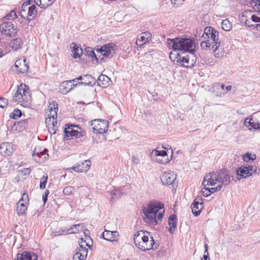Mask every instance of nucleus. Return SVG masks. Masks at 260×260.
<instances>
[{
    "label": "nucleus",
    "mask_w": 260,
    "mask_h": 260,
    "mask_svg": "<svg viewBox=\"0 0 260 260\" xmlns=\"http://www.w3.org/2000/svg\"><path fill=\"white\" fill-rule=\"evenodd\" d=\"M215 46L216 47L213 51L215 56L217 57L222 56L224 54L223 47L220 45V43H218L217 45H215Z\"/></svg>",
    "instance_id": "f704fd0d"
},
{
    "label": "nucleus",
    "mask_w": 260,
    "mask_h": 260,
    "mask_svg": "<svg viewBox=\"0 0 260 260\" xmlns=\"http://www.w3.org/2000/svg\"><path fill=\"white\" fill-rule=\"evenodd\" d=\"M151 39V34L149 31H145L141 34V37L137 40V44L141 45L149 42Z\"/></svg>",
    "instance_id": "412c9836"
},
{
    "label": "nucleus",
    "mask_w": 260,
    "mask_h": 260,
    "mask_svg": "<svg viewBox=\"0 0 260 260\" xmlns=\"http://www.w3.org/2000/svg\"><path fill=\"white\" fill-rule=\"evenodd\" d=\"M94 81V79L91 75L86 74L83 75V81L81 82H78V84L79 85H84L85 86H91Z\"/></svg>",
    "instance_id": "b1692460"
},
{
    "label": "nucleus",
    "mask_w": 260,
    "mask_h": 260,
    "mask_svg": "<svg viewBox=\"0 0 260 260\" xmlns=\"http://www.w3.org/2000/svg\"><path fill=\"white\" fill-rule=\"evenodd\" d=\"M48 180V176H43V177L41 178V181L40 184V188L41 189H45L46 187V185Z\"/></svg>",
    "instance_id": "8fccbe9b"
},
{
    "label": "nucleus",
    "mask_w": 260,
    "mask_h": 260,
    "mask_svg": "<svg viewBox=\"0 0 260 260\" xmlns=\"http://www.w3.org/2000/svg\"><path fill=\"white\" fill-rule=\"evenodd\" d=\"M177 218L175 214L170 216L168 219V223L170 226L169 231L171 233H173L177 228Z\"/></svg>",
    "instance_id": "4be33fe9"
},
{
    "label": "nucleus",
    "mask_w": 260,
    "mask_h": 260,
    "mask_svg": "<svg viewBox=\"0 0 260 260\" xmlns=\"http://www.w3.org/2000/svg\"><path fill=\"white\" fill-rule=\"evenodd\" d=\"M174 52H171L170 53V58L171 59V60L173 62H176V63H179V60L181 59V55L179 53H176V50L175 51L174 50Z\"/></svg>",
    "instance_id": "e433bc0d"
},
{
    "label": "nucleus",
    "mask_w": 260,
    "mask_h": 260,
    "mask_svg": "<svg viewBox=\"0 0 260 260\" xmlns=\"http://www.w3.org/2000/svg\"><path fill=\"white\" fill-rule=\"evenodd\" d=\"M26 205L27 204L19 201L17 204V207L16 209L17 214L19 215H23L25 213V211L27 209Z\"/></svg>",
    "instance_id": "2f4dec72"
},
{
    "label": "nucleus",
    "mask_w": 260,
    "mask_h": 260,
    "mask_svg": "<svg viewBox=\"0 0 260 260\" xmlns=\"http://www.w3.org/2000/svg\"><path fill=\"white\" fill-rule=\"evenodd\" d=\"M75 188L72 186H68L64 188L63 193L66 195H71L74 192Z\"/></svg>",
    "instance_id": "09e8293b"
},
{
    "label": "nucleus",
    "mask_w": 260,
    "mask_h": 260,
    "mask_svg": "<svg viewBox=\"0 0 260 260\" xmlns=\"http://www.w3.org/2000/svg\"><path fill=\"white\" fill-rule=\"evenodd\" d=\"M257 167L255 166L246 165L245 167H240L237 171V175L241 178H246L249 177L255 173Z\"/></svg>",
    "instance_id": "f8f14e48"
},
{
    "label": "nucleus",
    "mask_w": 260,
    "mask_h": 260,
    "mask_svg": "<svg viewBox=\"0 0 260 260\" xmlns=\"http://www.w3.org/2000/svg\"><path fill=\"white\" fill-rule=\"evenodd\" d=\"M46 148L36 147L32 155V159L37 162L42 163L48 159L49 155Z\"/></svg>",
    "instance_id": "6e6552de"
},
{
    "label": "nucleus",
    "mask_w": 260,
    "mask_h": 260,
    "mask_svg": "<svg viewBox=\"0 0 260 260\" xmlns=\"http://www.w3.org/2000/svg\"><path fill=\"white\" fill-rule=\"evenodd\" d=\"M250 15V11H246L242 13L240 21L241 22H244L245 25L248 27L253 26L254 25L251 23V19H248L247 18L248 15Z\"/></svg>",
    "instance_id": "5701e85b"
},
{
    "label": "nucleus",
    "mask_w": 260,
    "mask_h": 260,
    "mask_svg": "<svg viewBox=\"0 0 260 260\" xmlns=\"http://www.w3.org/2000/svg\"><path fill=\"white\" fill-rule=\"evenodd\" d=\"M251 19L252 22H260V17H257L255 15H252L251 16Z\"/></svg>",
    "instance_id": "680f3d73"
},
{
    "label": "nucleus",
    "mask_w": 260,
    "mask_h": 260,
    "mask_svg": "<svg viewBox=\"0 0 260 260\" xmlns=\"http://www.w3.org/2000/svg\"><path fill=\"white\" fill-rule=\"evenodd\" d=\"M197 61V57L193 52H189L188 54L184 56L181 55V59L179 63H181V65L186 68H191L193 67Z\"/></svg>",
    "instance_id": "9b49d317"
},
{
    "label": "nucleus",
    "mask_w": 260,
    "mask_h": 260,
    "mask_svg": "<svg viewBox=\"0 0 260 260\" xmlns=\"http://www.w3.org/2000/svg\"><path fill=\"white\" fill-rule=\"evenodd\" d=\"M17 17V15L14 10H12L9 14L4 18L7 19H14Z\"/></svg>",
    "instance_id": "3c124183"
},
{
    "label": "nucleus",
    "mask_w": 260,
    "mask_h": 260,
    "mask_svg": "<svg viewBox=\"0 0 260 260\" xmlns=\"http://www.w3.org/2000/svg\"><path fill=\"white\" fill-rule=\"evenodd\" d=\"M218 182L222 186L228 185L230 182V177L228 172L224 169L213 171L206 175L203 181L202 184L204 186L207 185H215Z\"/></svg>",
    "instance_id": "f03ea898"
},
{
    "label": "nucleus",
    "mask_w": 260,
    "mask_h": 260,
    "mask_svg": "<svg viewBox=\"0 0 260 260\" xmlns=\"http://www.w3.org/2000/svg\"><path fill=\"white\" fill-rule=\"evenodd\" d=\"M110 81V79L108 76L104 75H100L98 78L99 84L103 87L108 86Z\"/></svg>",
    "instance_id": "c756f323"
},
{
    "label": "nucleus",
    "mask_w": 260,
    "mask_h": 260,
    "mask_svg": "<svg viewBox=\"0 0 260 260\" xmlns=\"http://www.w3.org/2000/svg\"><path fill=\"white\" fill-rule=\"evenodd\" d=\"M38 256L31 252L23 251L22 253H18L17 255V260H37Z\"/></svg>",
    "instance_id": "aec40b11"
},
{
    "label": "nucleus",
    "mask_w": 260,
    "mask_h": 260,
    "mask_svg": "<svg viewBox=\"0 0 260 260\" xmlns=\"http://www.w3.org/2000/svg\"><path fill=\"white\" fill-rule=\"evenodd\" d=\"M22 41L21 38H17L12 40L10 43V47L14 50H18L21 45Z\"/></svg>",
    "instance_id": "c85d7f7f"
},
{
    "label": "nucleus",
    "mask_w": 260,
    "mask_h": 260,
    "mask_svg": "<svg viewBox=\"0 0 260 260\" xmlns=\"http://www.w3.org/2000/svg\"><path fill=\"white\" fill-rule=\"evenodd\" d=\"M249 5L255 11L260 13V0H250Z\"/></svg>",
    "instance_id": "58836bf2"
},
{
    "label": "nucleus",
    "mask_w": 260,
    "mask_h": 260,
    "mask_svg": "<svg viewBox=\"0 0 260 260\" xmlns=\"http://www.w3.org/2000/svg\"><path fill=\"white\" fill-rule=\"evenodd\" d=\"M201 47L203 49H210L211 47H213L212 44H211L210 42H208L206 40H204L202 41V42L201 43Z\"/></svg>",
    "instance_id": "c03bdc74"
},
{
    "label": "nucleus",
    "mask_w": 260,
    "mask_h": 260,
    "mask_svg": "<svg viewBox=\"0 0 260 260\" xmlns=\"http://www.w3.org/2000/svg\"><path fill=\"white\" fill-rule=\"evenodd\" d=\"M232 89V86L228 85L225 87L224 91L220 92L219 94H217L219 96H222L223 95L225 94L228 91H230Z\"/></svg>",
    "instance_id": "4d7b16f0"
},
{
    "label": "nucleus",
    "mask_w": 260,
    "mask_h": 260,
    "mask_svg": "<svg viewBox=\"0 0 260 260\" xmlns=\"http://www.w3.org/2000/svg\"><path fill=\"white\" fill-rule=\"evenodd\" d=\"M49 110L50 111V116L52 117V122L53 123L54 125H56L57 124L56 118H57V111L58 108L57 107H55V105L54 104H53L52 105H50L49 106Z\"/></svg>",
    "instance_id": "a878e982"
},
{
    "label": "nucleus",
    "mask_w": 260,
    "mask_h": 260,
    "mask_svg": "<svg viewBox=\"0 0 260 260\" xmlns=\"http://www.w3.org/2000/svg\"><path fill=\"white\" fill-rule=\"evenodd\" d=\"M85 250H79L73 256V260H85L87 255Z\"/></svg>",
    "instance_id": "7c9ffc66"
},
{
    "label": "nucleus",
    "mask_w": 260,
    "mask_h": 260,
    "mask_svg": "<svg viewBox=\"0 0 260 260\" xmlns=\"http://www.w3.org/2000/svg\"><path fill=\"white\" fill-rule=\"evenodd\" d=\"M24 175H29L30 173V169L29 168H25L24 169V171H23Z\"/></svg>",
    "instance_id": "338daca9"
},
{
    "label": "nucleus",
    "mask_w": 260,
    "mask_h": 260,
    "mask_svg": "<svg viewBox=\"0 0 260 260\" xmlns=\"http://www.w3.org/2000/svg\"><path fill=\"white\" fill-rule=\"evenodd\" d=\"M72 45H74L72 49V52H74L73 57L74 58H79L83 54L82 49L75 44L72 43Z\"/></svg>",
    "instance_id": "72a5a7b5"
},
{
    "label": "nucleus",
    "mask_w": 260,
    "mask_h": 260,
    "mask_svg": "<svg viewBox=\"0 0 260 260\" xmlns=\"http://www.w3.org/2000/svg\"><path fill=\"white\" fill-rule=\"evenodd\" d=\"M222 187V184H219L216 187L211 188H205L206 190L209 191L210 193L219 191Z\"/></svg>",
    "instance_id": "603ef678"
},
{
    "label": "nucleus",
    "mask_w": 260,
    "mask_h": 260,
    "mask_svg": "<svg viewBox=\"0 0 260 260\" xmlns=\"http://www.w3.org/2000/svg\"><path fill=\"white\" fill-rule=\"evenodd\" d=\"M115 45L113 44H107L101 47L100 49H97L98 52H100L101 54L102 57L100 58L101 62L105 61L104 57L111 58L115 53Z\"/></svg>",
    "instance_id": "1a4fd4ad"
},
{
    "label": "nucleus",
    "mask_w": 260,
    "mask_h": 260,
    "mask_svg": "<svg viewBox=\"0 0 260 260\" xmlns=\"http://www.w3.org/2000/svg\"><path fill=\"white\" fill-rule=\"evenodd\" d=\"M91 126L93 133L103 134L108 130L109 122L106 119H94L91 121Z\"/></svg>",
    "instance_id": "0eeeda50"
},
{
    "label": "nucleus",
    "mask_w": 260,
    "mask_h": 260,
    "mask_svg": "<svg viewBox=\"0 0 260 260\" xmlns=\"http://www.w3.org/2000/svg\"><path fill=\"white\" fill-rule=\"evenodd\" d=\"M8 104V101L7 99L4 98L0 97V107L2 108H5L7 107Z\"/></svg>",
    "instance_id": "864d4df0"
},
{
    "label": "nucleus",
    "mask_w": 260,
    "mask_h": 260,
    "mask_svg": "<svg viewBox=\"0 0 260 260\" xmlns=\"http://www.w3.org/2000/svg\"><path fill=\"white\" fill-rule=\"evenodd\" d=\"M203 196L207 197L210 195V193L209 191L206 190L205 191H202Z\"/></svg>",
    "instance_id": "69168bd1"
},
{
    "label": "nucleus",
    "mask_w": 260,
    "mask_h": 260,
    "mask_svg": "<svg viewBox=\"0 0 260 260\" xmlns=\"http://www.w3.org/2000/svg\"><path fill=\"white\" fill-rule=\"evenodd\" d=\"M48 2L47 4H44L42 6H41V8L46 9L50 6L55 0H48Z\"/></svg>",
    "instance_id": "052dcab7"
},
{
    "label": "nucleus",
    "mask_w": 260,
    "mask_h": 260,
    "mask_svg": "<svg viewBox=\"0 0 260 260\" xmlns=\"http://www.w3.org/2000/svg\"><path fill=\"white\" fill-rule=\"evenodd\" d=\"M13 144L11 143H3L0 144V154L5 156L11 155L13 152Z\"/></svg>",
    "instance_id": "f3484780"
},
{
    "label": "nucleus",
    "mask_w": 260,
    "mask_h": 260,
    "mask_svg": "<svg viewBox=\"0 0 260 260\" xmlns=\"http://www.w3.org/2000/svg\"><path fill=\"white\" fill-rule=\"evenodd\" d=\"M121 194V192H120L119 189H114L111 192V198L113 200L117 199L120 198Z\"/></svg>",
    "instance_id": "49530a36"
},
{
    "label": "nucleus",
    "mask_w": 260,
    "mask_h": 260,
    "mask_svg": "<svg viewBox=\"0 0 260 260\" xmlns=\"http://www.w3.org/2000/svg\"><path fill=\"white\" fill-rule=\"evenodd\" d=\"M191 208L193 214L196 216H199L201 212V210L203 208V202L202 201V198L200 197H197L196 198L191 205Z\"/></svg>",
    "instance_id": "4468645a"
},
{
    "label": "nucleus",
    "mask_w": 260,
    "mask_h": 260,
    "mask_svg": "<svg viewBox=\"0 0 260 260\" xmlns=\"http://www.w3.org/2000/svg\"><path fill=\"white\" fill-rule=\"evenodd\" d=\"M27 14L26 19L27 20L30 21L34 19L37 15L36 7L35 5L28 7Z\"/></svg>",
    "instance_id": "bb28decb"
},
{
    "label": "nucleus",
    "mask_w": 260,
    "mask_h": 260,
    "mask_svg": "<svg viewBox=\"0 0 260 260\" xmlns=\"http://www.w3.org/2000/svg\"><path fill=\"white\" fill-rule=\"evenodd\" d=\"M145 233L150 234L149 232L144 231H138L136 233L134 237L136 245L143 251L156 249L158 245L155 243L153 238L152 237L149 238L148 235H145Z\"/></svg>",
    "instance_id": "7ed1b4c3"
},
{
    "label": "nucleus",
    "mask_w": 260,
    "mask_h": 260,
    "mask_svg": "<svg viewBox=\"0 0 260 260\" xmlns=\"http://www.w3.org/2000/svg\"><path fill=\"white\" fill-rule=\"evenodd\" d=\"M13 101L24 107H29L31 103L29 87L25 84H21L18 86L13 97Z\"/></svg>",
    "instance_id": "39448f33"
},
{
    "label": "nucleus",
    "mask_w": 260,
    "mask_h": 260,
    "mask_svg": "<svg viewBox=\"0 0 260 260\" xmlns=\"http://www.w3.org/2000/svg\"><path fill=\"white\" fill-rule=\"evenodd\" d=\"M160 180L165 185H173L175 183L176 175L171 171L164 172L160 176Z\"/></svg>",
    "instance_id": "ddd939ff"
},
{
    "label": "nucleus",
    "mask_w": 260,
    "mask_h": 260,
    "mask_svg": "<svg viewBox=\"0 0 260 260\" xmlns=\"http://www.w3.org/2000/svg\"><path fill=\"white\" fill-rule=\"evenodd\" d=\"M79 245L80 247V249L79 250H86V254H87L88 249L86 248V247L82 244V242H79Z\"/></svg>",
    "instance_id": "0e129e2a"
},
{
    "label": "nucleus",
    "mask_w": 260,
    "mask_h": 260,
    "mask_svg": "<svg viewBox=\"0 0 260 260\" xmlns=\"http://www.w3.org/2000/svg\"><path fill=\"white\" fill-rule=\"evenodd\" d=\"M203 258L204 260H210V257H209V253L207 252L206 253H205Z\"/></svg>",
    "instance_id": "774afa93"
},
{
    "label": "nucleus",
    "mask_w": 260,
    "mask_h": 260,
    "mask_svg": "<svg viewBox=\"0 0 260 260\" xmlns=\"http://www.w3.org/2000/svg\"><path fill=\"white\" fill-rule=\"evenodd\" d=\"M67 127L64 129V139L66 140L79 139L80 141H84L86 139V133L85 132L78 131L73 129V127L79 128L78 125L69 124L67 125Z\"/></svg>",
    "instance_id": "423d86ee"
},
{
    "label": "nucleus",
    "mask_w": 260,
    "mask_h": 260,
    "mask_svg": "<svg viewBox=\"0 0 260 260\" xmlns=\"http://www.w3.org/2000/svg\"><path fill=\"white\" fill-rule=\"evenodd\" d=\"M77 226H81L83 228L82 224H73L72 226L67 230H64L62 231L61 234L62 235H67V234H76L79 233V230L77 229Z\"/></svg>",
    "instance_id": "cd10ccee"
},
{
    "label": "nucleus",
    "mask_w": 260,
    "mask_h": 260,
    "mask_svg": "<svg viewBox=\"0 0 260 260\" xmlns=\"http://www.w3.org/2000/svg\"><path fill=\"white\" fill-rule=\"evenodd\" d=\"M76 79L67 80L62 82L59 85L60 92L65 94L72 90L71 83H74Z\"/></svg>",
    "instance_id": "6ab92c4d"
},
{
    "label": "nucleus",
    "mask_w": 260,
    "mask_h": 260,
    "mask_svg": "<svg viewBox=\"0 0 260 260\" xmlns=\"http://www.w3.org/2000/svg\"><path fill=\"white\" fill-rule=\"evenodd\" d=\"M152 153L156 156H162V157L167 156V152L165 150H154Z\"/></svg>",
    "instance_id": "a18cd8bd"
},
{
    "label": "nucleus",
    "mask_w": 260,
    "mask_h": 260,
    "mask_svg": "<svg viewBox=\"0 0 260 260\" xmlns=\"http://www.w3.org/2000/svg\"><path fill=\"white\" fill-rule=\"evenodd\" d=\"M221 26L225 31H230L232 28V24L229 20L224 19L221 23Z\"/></svg>",
    "instance_id": "ea45409f"
},
{
    "label": "nucleus",
    "mask_w": 260,
    "mask_h": 260,
    "mask_svg": "<svg viewBox=\"0 0 260 260\" xmlns=\"http://www.w3.org/2000/svg\"><path fill=\"white\" fill-rule=\"evenodd\" d=\"M21 116L22 112L20 110L18 109H14L13 111L10 114V117L13 119H18Z\"/></svg>",
    "instance_id": "79ce46f5"
},
{
    "label": "nucleus",
    "mask_w": 260,
    "mask_h": 260,
    "mask_svg": "<svg viewBox=\"0 0 260 260\" xmlns=\"http://www.w3.org/2000/svg\"><path fill=\"white\" fill-rule=\"evenodd\" d=\"M164 205L159 201L150 202L147 207H142L144 221L150 225L154 226L161 220L164 214Z\"/></svg>",
    "instance_id": "f257e3e1"
},
{
    "label": "nucleus",
    "mask_w": 260,
    "mask_h": 260,
    "mask_svg": "<svg viewBox=\"0 0 260 260\" xmlns=\"http://www.w3.org/2000/svg\"><path fill=\"white\" fill-rule=\"evenodd\" d=\"M28 4H26V3H24L21 8V11L20 13H19V15H20V16L23 18L24 19L26 18L27 17V13L28 12Z\"/></svg>",
    "instance_id": "4c0bfd02"
},
{
    "label": "nucleus",
    "mask_w": 260,
    "mask_h": 260,
    "mask_svg": "<svg viewBox=\"0 0 260 260\" xmlns=\"http://www.w3.org/2000/svg\"><path fill=\"white\" fill-rule=\"evenodd\" d=\"M48 131L51 135H54L56 133V130L57 129V126L56 125H54L53 123L48 124V125L47 126Z\"/></svg>",
    "instance_id": "de8ad7c7"
},
{
    "label": "nucleus",
    "mask_w": 260,
    "mask_h": 260,
    "mask_svg": "<svg viewBox=\"0 0 260 260\" xmlns=\"http://www.w3.org/2000/svg\"><path fill=\"white\" fill-rule=\"evenodd\" d=\"M28 200H28V196L27 193H24L22 194V195L21 196V198L19 200V202H23V203H24L27 204V203L28 202Z\"/></svg>",
    "instance_id": "5fc2aeb1"
},
{
    "label": "nucleus",
    "mask_w": 260,
    "mask_h": 260,
    "mask_svg": "<svg viewBox=\"0 0 260 260\" xmlns=\"http://www.w3.org/2000/svg\"><path fill=\"white\" fill-rule=\"evenodd\" d=\"M215 29H214L212 27L208 26L204 28V33L202 34V38L203 40H206V39H209V35H211L212 32H213Z\"/></svg>",
    "instance_id": "c9c22d12"
},
{
    "label": "nucleus",
    "mask_w": 260,
    "mask_h": 260,
    "mask_svg": "<svg viewBox=\"0 0 260 260\" xmlns=\"http://www.w3.org/2000/svg\"><path fill=\"white\" fill-rule=\"evenodd\" d=\"M0 30L3 34L12 37L17 33V27H15L11 22H5L1 24Z\"/></svg>",
    "instance_id": "9d476101"
},
{
    "label": "nucleus",
    "mask_w": 260,
    "mask_h": 260,
    "mask_svg": "<svg viewBox=\"0 0 260 260\" xmlns=\"http://www.w3.org/2000/svg\"><path fill=\"white\" fill-rule=\"evenodd\" d=\"M52 117L50 116V114L48 115V117L46 119V125H48V124L52 123Z\"/></svg>",
    "instance_id": "e2e57ef3"
},
{
    "label": "nucleus",
    "mask_w": 260,
    "mask_h": 260,
    "mask_svg": "<svg viewBox=\"0 0 260 260\" xmlns=\"http://www.w3.org/2000/svg\"><path fill=\"white\" fill-rule=\"evenodd\" d=\"M91 162L89 160H86L84 162L81 161L77 163L74 166L69 170H73L77 172H83L87 171L90 167Z\"/></svg>",
    "instance_id": "dca6fc26"
},
{
    "label": "nucleus",
    "mask_w": 260,
    "mask_h": 260,
    "mask_svg": "<svg viewBox=\"0 0 260 260\" xmlns=\"http://www.w3.org/2000/svg\"><path fill=\"white\" fill-rule=\"evenodd\" d=\"M29 119H25L19 121V123L21 126L26 127L27 126Z\"/></svg>",
    "instance_id": "6e6d98bb"
},
{
    "label": "nucleus",
    "mask_w": 260,
    "mask_h": 260,
    "mask_svg": "<svg viewBox=\"0 0 260 260\" xmlns=\"http://www.w3.org/2000/svg\"><path fill=\"white\" fill-rule=\"evenodd\" d=\"M85 52L87 56L91 57H94L96 60L99 62V60L100 59L101 55L99 56V58L96 57L94 51L90 47H87L85 49Z\"/></svg>",
    "instance_id": "a19ab883"
},
{
    "label": "nucleus",
    "mask_w": 260,
    "mask_h": 260,
    "mask_svg": "<svg viewBox=\"0 0 260 260\" xmlns=\"http://www.w3.org/2000/svg\"><path fill=\"white\" fill-rule=\"evenodd\" d=\"M15 68L19 73H26L28 70L29 66L24 58L17 59L15 62Z\"/></svg>",
    "instance_id": "2eb2a0df"
},
{
    "label": "nucleus",
    "mask_w": 260,
    "mask_h": 260,
    "mask_svg": "<svg viewBox=\"0 0 260 260\" xmlns=\"http://www.w3.org/2000/svg\"><path fill=\"white\" fill-rule=\"evenodd\" d=\"M132 161L133 165H137L139 163V159L137 156L133 155L132 157Z\"/></svg>",
    "instance_id": "13d9d810"
},
{
    "label": "nucleus",
    "mask_w": 260,
    "mask_h": 260,
    "mask_svg": "<svg viewBox=\"0 0 260 260\" xmlns=\"http://www.w3.org/2000/svg\"><path fill=\"white\" fill-rule=\"evenodd\" d=\"M245 126H247L250 131L256 129V126L258 123H255L252 118H247L244 121Z\"/></svg>",
    "instance_id": "473e14b6"
},
{
    "label": "nucleus",
    "mask_w": 260,
    "mask_h": 260,
    "mask_svg": "<svg viewBox=\"0 0 260 260\" xmlns=\"http://www.w3.org/2000/svg\"><path fill=\"white\" fill-rule=\"evenodd\" d=\"M218 37L219 32L216 30L209 35V39H206L207 41L210 42L213 45L212 48H213L215 45H217L218 42Z\"/></svg>",
    "instance_id": "393cba45"
},
{
    "label": "nucleus",
    "mask_w": 260,
    "mask_h": 260,
    "mask_svg": "<svg viewBox=\"0 0 260 260\" xmlns=\"http://www.w3.org/2000/svg\"><path fill=\"white\" fill-rule=\"evenodd\" d=\"M256 155L255 154H251L249 152L245 153L243 156V159L245 162H249L250 160H254L256 159Z\"/></svg>",
    "instance_id": "37998d69"
},
{
    "label": "nucleus",
    "mask_w": 260,
    "mask_h": 260,
    "mask_svg": "<svg viewBox=\"0 0 260 260\" xmlns=\"http://www.w3.org/2000/svg\"><path fill=\"white\" fill-rule=\"evenodd\" d=\"M167 44L169 47H172L175 51H183L184 53L185 52H193L194 51L193 48L194 42L190 39L181 38L168 39Z\"/></svg>",
    "instance_id": "20e7f679"
},
{
    "label": "nucleus",
    "mask_w": 260,
    "mask_h": 260,
    "mask_svg": "<svg viewBox=\"0 0 260 260\" xmlns=\"http://www.w3.org/2000/svg\"><path fill=\"white\" fill-rule=\"evenodd\" d=\"M215 87L217 89H220L221 90V92L224 91L225 90L224 84H221L220 83H217Z\"/></svg>",
    "instance_id": "bf43d9fd"
},
{
    "label": "nucleus",
    "mask_w": 260,
    "mask_h": 260,
    "mask_svg": "<svg viewBox=\"0 0 260 260\" xmlns=\"http://www.w3.org/2000/svg\"><path fill=\"white\" fill-rule=\"evenodd\" d=\"M102 237L104 239L107 241L114 242L117 241L116 238L119 237V234L117 231H110L105 230L103 233Z\"/></svg>",
    "instance_id": "a211bd4d"
}]
</instances>
